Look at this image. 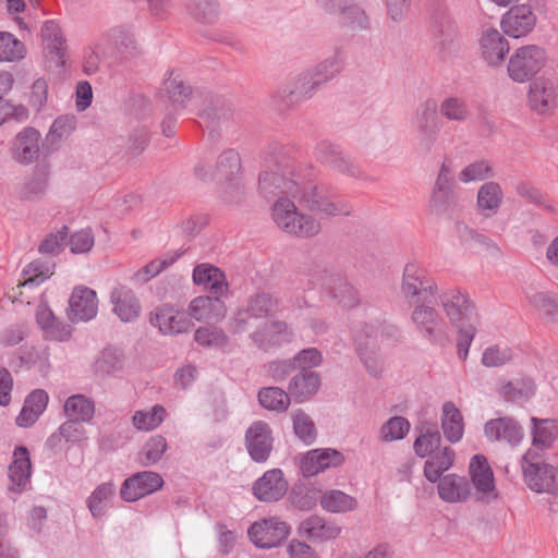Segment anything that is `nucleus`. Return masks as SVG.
<instances>
[{
  "mask_svg": "<svg viewBox=\"0 0 558 558\" xmlns=\"http://www.w3.org/2000/svg\"><path fill=\"white\" fill-rule=\"evenodd\" d=\"M186 13L197 23L215 24L220 15L219 0H187Z\"/></svg>",
  "mask_w": 558,
  "mask_h": 558,
  "instance_id": "nucleus-42",
  "label": "nucleus"
},
{
  "mask_svg": "<svg viewBox=\"0 0 558 558\" xmlns=\"http://www.w3.org/2000/svg\"><path fill=\"white\" fill-rule=\"evenodd\" d=\"M69 304V318L72 322L89 320L97 314L96 292L87 287L74 288Z\"/></svg>",
  "mask_w": 558,
  "mask_h": 558,
  "instance_id": "nucleus-26",
  "label": "nucleus"
},
{
  "mask_svg": "<svg viewBox=\"0 0 558 558\" xmlns=\"http://www.w3.org/2000/svg\"><path fill=\"white\" fill-rule=\"evenodd\" d=\"M469 472L477 492L488 494L495 489L494 473L485 456L475 454L470 461Z\"/></svg>",
  "mask_w": 558,
  "mask_h": 558,
  "instance_id": "nucleus-39",
  "label": "nucleus"
},
{
  "mask_svg": "<svg viewBox=\"0 0 558 558\" xmlns=\"http://www.w3.org/2000/svg\"><path fill=\"white\" fill-rule=\"evenodd\" d=\"M40 133L34 128H26L20 132L14 141L12 156L13 158L24 165L36 161L39 153L43 154V145H39Z\"/></svg>",
  "mask_w": 558,
  "mask_h": 558,
  "instance_id": "nucleus-25",
  "label": "nucleus"
},
{
  "mask_svg": "<svg viewBox=\"0 0 558 558\" xmlns=\"http://www.w3.org/2000/svg\"><path fill=\"white\" fill-rule=\"evenodd\" d=\"M122 368V355L114 349H104L96 357L93 369L99 377L109 376Z\"/></svg>",
  "mask_w": 558,
  "mask_h": 558,
  "instance_id": "nucleus-54",
  "label": "nucleus"
},
{
  "mask_svg": "<svg viewBox=\"0 0 558 558\" xmlns=\"http://www.w3.org/2000/svg\"><path fill=\"white\" fill-rule=\"evenodd\" d=\"M304 271L313 282H319L327 287L333 298L338 299L343 306L353 307L359 303L357 291L350 283L342 280L326 260L313 259L305 266Z\"/></svg>",
  "mask_w": 558,
  "mask_h": 558,
  "instance_id": "nucleus-3",
  "label": "nucleus"
},
{
  "mask_svg": "<svg viewBox=\"0 0 558 558\" xmlns=\"http://www.w3.org/2000/svg\"><path fill=\"white\" fill-rule=\"evenodd\" d=\"M355 345L367 373L375 378L380 377L384 371V361L379 353L378 343L355 335Z\"/></svg>",
  "mask_w": 558,
  "mask_h": 558,
  "instance_id": "nucleus-37",
  "label": "nucleus"
},
{
  "mask_svg": "<svg viewBox=\"0 0 558 558\" xmlns=\"http://www.w3.org/2000/svg\"><path fill=\"white\" fill-rule=\"evenodd\" d=\"M166 414V409L161 404H155L148 411H136L132 416V423L138 430H151L157 428L163 422Z\"/></svg>",
  "mask_w": 558,
  "mask_h": 558,
  "instance_id": "nucleus-51",
  "label": "nucleus"
},
{
  "mask_svg": "<svg viewBox=\"0 0 558 558\" xmlns=\"http://www.w3.org/2000/svg\"><path fill=\"white\" fill-rule=\"evenodd\" d=\"M504 192L499 183L494 181L486 182L477 191V211L486 218L493 217L498 213Z\"/></svg>",
  "mask_w": 558,
  "mask_h": 558,
  "instance_id": "nucleus-38",
  "label": "nucleus"
},
{
  "mask_svg": "<svg viewBox=\"0 0 558 558\" xmlns=\"http://www.w3.org/2000/svg\"><path fill=\"white\" fill-rule=\"evenodd\" d=\"M50 167L48 163H38L32 177L25 182L20 192V198L23 201H33L41 197L48 187Z\"/></svg>",
  "mask_w": 558,
  "mask_h": 558,
  "instance_id": "nucleus-41",
  "label": "nucleus"
},
{
  "mask_svg": "<svg viewBox=\"0 0 558 558\" xmlns=\"http://www.w3.org/2000/svg\"><path fill=\"white\" fill-rule=\"evenodd\" d=\"M245 447L250 458L256 463H265L272 451L274 437L268 423L255 421L245 432Z\"/></svg>",
  "mask_w": 558,
  "mask_h": 558,
  "instance_id": "nucleus-13",
  "label": "nucleus"
},
{
  "mask_svg": "<svg viewBox=\"0 0 558 558\" xmlns=\"http://www.w3.org/2000/svg\"><path fill=\"white\" fill-rule=\"evenodd\" d=\"M110 300L113 304V312L122 322H132L138 317L141 304L130 288L125 286L114 288Z\"/></svg>",
  "mask_w": 558,
  "mask_h": 558,
  "instance_id": "nucleus-31",
  "label": "nucleus"
},
{
  "mask_svg": "<svg viewBox=\"0 0 558 558\" xmlns=\"http://www.w3.org/2000/svg\"><path fill=\"white\" fill-rule=\"evenodd\" d=\"M32 471V462L28 449L24 446H19L14 450V460L9 465V478L11 485L9 489L14 493L24 490L29 481Z\"/></svg>",
  "mask_w": 558,
  "mask_h": 558,
  "instance_id": "nucleus-29",
  "label": "nucleus"
},
{
  "mask_svg": "<svg viewBox=\"0 0 558 558\" xmlns=\"http://www.w3.org/2000/svg\"><path fill=\"white\" fill-rule=\"evenodd\" d=\"M75 129V116L65 114L58 117L43 142V155L47 157L56 151L60 146V142L68 138Z\"/></svg>",
  "mask_w": 558,
  "mask_h": 558,
  "instance_id": "nucleus-35",
  "label": "nucleus"
},
{
  "mask_svg": "<svg viewBox=\"0 0 558 558\" xmlns=\"http://www.w3.org/2000/svg\"><path fill=\"white\" fill-rule=\"evenodd\" d=\"M193 281L197 286H204L210 294L223 295L228 290L225 272L210 264L195 266Z\"/></svg>",
  "mask_w": 558,
  "mask_h": 558,
  "instance_id": "nucleus-34",
  "label": "nucleus"
},
{
  "mask_svg": "<svg viewBox=\"0 0 558 558\" xmlns=\"http://www.w3.org/2000/svg\"><path fill=\"white\" fill-rule=\"evenodd\" d=\"M194 340L202 347L226 350L229 344L227 333L217 327H199L194 333Z\"/></svg>",
  "mask_w": 558,
  "mask_h": 558,
  "instance_id": "nucleus-56",
  "label": "nucleus"
},
{
  "mask_svg": "<svg viewBox=\"0 0 558 558\" xmlns=\"http://www.w3.org/2000/svg\"><path fill=\"white\" fill-rule=\"evenodd\" d=\"M509 43L496 28H487L481 37V50L484 60L492 66L499 65L509 52Z\"/></svg>",
  "mask_w": 558,
  "mask_h": 558,
  "instance_id": "nucleus-27",
  "label": "nucleus"
},
{
  "mask_svg": "<svg viewBox=\"0 0 558 558\" xmlns=\"http://www.w3.org/2000/svg\"><path fill=\"white\" fill-rule=\"evenodd\" d=\"M256 329L250 332L248 337L258 350L268 352L279 348L283 341H288L291 333L284 320L264 322Z\"/></svg>",
  "mask_w": 558,
  "mask_h": 558,
  "instance_id": "nucleus-18",
  "label": "nucleus"
},
{
  "mask_svg": "<svg viewBox=\"0 0 558 558\" xmlns=\"http://www.w3.org/2000/svg\"><path fill=\"white\" fill-rule=\"evenodd\" d=\"M320 387V376L315 371H299L290 380L288 390L295 402L310 400Z\"/></svg>",
  "mask_w": 558,
  "mask_h": 558,
  "instance_id": "nucleus-30",
  "label": "nucleus"
},
{
  "mask_svg": "<svg viewBox=\"0 0 558 558\" xmlns=\"http://www.w3.org/2000/svg\"><path fill=\"white\" fill-rule=\"evenodd\" d=\"M533 423V446L539 450L549 448L558 435L556 421L548 418H531Z\"/></svg>",
  "mask_w": 558,
  "mask_h": 558,
  "instance_id": "nucleus-46",
  "label": "nucleus"
},
{
  "mask_svg": "<svg viewBox=\"0 0 558 558\" xmlns=\"http://www.w3.org/2000/svg\"><path fill=\"white\" fill-rule=\"evenodd\" d=\"M163 484V478L156 472H137L123 481L120 496L124 501L133 502L161 489Z\"/></svg>",
  "mask_w": 558,
  "mask_h": 558,
  "instance_id": "nucleus-14",
  "label": "nucleus"
},
{
  "mask_svg": "<svg viewBox=\"0 0 558 558\" xmlns=\"http://www.w3.org/2000/svg\"><path fill=\"white\" fill-rule=\"evenodd\" d=\"M557 84L550 78L537 77L529 90L530 108L539 114H551L558 106Z\"/></svg>",
  "mask_w": 558,
  "mask_h": 558,
  "instance_id": "nucleus-17",
  "label": "nucleus"
},
{
  "mask_svg": "<svg viewBox=\"0 0 558 558\" xmlns=\"http://www.w3.org/2000/svg\"><path fill=\"white\" fill-rule=\"evenodd\" d=\"M341 529L331 521L317 514L310 515L300 523L299 533L310 541H329L335 539L340 534Z\"/></svg>",
  "mask_w": 558,
  "mask_h": 558,
  "instance_id": "nucleus-32",
  "label": "nucleus"
},
{
  "mask_svg": "<svg viewBox=\"0 0 558 558\" xmlns=\"http://www.w3.org/2000/svg\"><path fill=\"white\" fill-rule=\"evenodd\" d=\"M441 436L436 424H428L424 426L422 433L416 437L413 449L417 457L425 458L432 456L439 449Z\"/></svg>",
  "mask_w": 558,
  "mask_h": 558,
  "instance_id": "nucleus-49",
  "label": "nucleus"
},
{
  "mask_svg": "<svg viewBox=\"0 0 558 558\" xmlns=\"http://www.w3.org/2000/svg\"><path fill=\"white\" fill-rule=\"evenodd\" d=\"M315 157L318 162L332 171L349 178H363L361 167L337 144L328 141L319 142L315 147Z\"/></svg>",
  "mask_w": 558,
  "mask_h": 558,
  "instance_id": "nucleus-8",
  "label": "nucleus"
},
{
  "mask_svg": "<svg viewBox=\"0 0 558 558\" xmlns=\"http://www.w3.org/2000/svg\"><path fill=\"white\" fill-rule=\"evenodd\" d=\"M524 481L535 493L558 494V468L544 463L541 466L531 464L527 466V474Z\"/></svg>",
  "mask_w": 558,
  "mask_h": 558,
  "instance_id": "nucleus-24",
  "label": "nucleus"
},
{
  "mask_svg": "<svg viewBox=\"0 0 558 558\" xmlns=\"http://www.w3.org/2000/svg\"><path fill=\"white\" fill-rule=\"evenodd\" d=\"M547 62L546 50L537 45L518 48L509 58L507 70L509 77L517 83L531 81Z\"/></svg>",
  "mask_w": 558,
  "mask_h": 558,
  "instance_id": "nucleus-5",
  "label": "nucleus"
},
{
  "mask_svg": "<svg viewBox=\"0 0 558 558\" xmlns=\"http://www.w3.org/2000/svg\"><path fill=\"white\" fill-rule=\"evenodd\" d=\"M322 86L307 69L299 73L292 81L291 87L284 97L287 106H296L311 99Z\"/></svg>",
  "mask_w": 558,
  "mask_h": 558,
  "instance_id": "nucleus-33",
  "label": "nucleus"
},
{
  "mask_svg": "<svg viewBox=\"0 0 558 558\" xmlns=\"http://www.w3.org/2000/svg\"><path fill=\"white\" fill-rule=\"evenodd\" d=\"M536 15L526 4L514 5L506 12L500 25L504 33L513 38H520L530 34L536 24Z\"/></svg>",
  "mask_w": 558,
  "mask_h": 558,
  "instance_id": "nucleus-21",
  "label": "nucleus"
},
{
  "mask_svg": "<svg viewBox=\"0 0 558 558\" xmlns=\"http://www.w3.org/2000/svg\"><path fill=\"white\" fill-rule=\"evenodd\" d=\"M149 323L157 327L161 333L170 336L186 332L193 327L186 312L174 310L167 304L156 307L150 313Z\"/></svg>",
  "mask_w": 558,
  "mask_h": 558,
  "instance_id": "nucleus-15",
  "label": "nucleus"
},
{
  "mask_svg": "<svg viewBox=\"0 0 558 558\" xmlns=\"http://www.w3.org/2000/svg\"><path fill=\"white\" fill-rule=\"evenodd\" d=\"M341 50L336 49L331 57L326 58L316 66L308 69L320 86L335 77L342 69Z\"/></svg>",
  "mask_w": 558,
  "mask_h": 558,
  "instance_id": "nucleus-55",
  "label": "nucleus"
},
{
  "mask_svg": "<svg viewBox=\"0 0 558 558\" xmlns=\"http://www.w3.org/2000/svg\"><path fill=\"white\" fill-rule=\"evenodd\" d=\"M441 428L446 439L451 444L460 441L463 436L462 414L451 401H447L442 405Z\"/></svg>",
  "mask_w": 558,
  "mask_h": 558,
  "instance_id": "nucleus-40",
  "label": "nucleus"
},
{
  "mask_svg": "<svg viewBox=\"0 0 558 558\" xmlns=\"http://www.w3.org/2000/svg\"><path fill=\"white\" fill-rule=\"evenodd\" d=\"M439 112L442 118L459 123L468 121L472 116L466 101L457 96L445 98L440 102Z\"/></svg>",
  "mask_w": 558,
  "mask_h": 558,
  "instance_id": "nucleus-50",
  "label": "nucleus"
},
{
  "mask_svg": "<svg viewBox=\"0 0 558 558\" xmlns=\"http://www.w3.org/2000/svg\"><path fill=\"white\" fill-rule=\"evenodd\" d=\"M41 38L48 51L49 70L60 72L65 64L66 39L58 23L46 21L41 27Z\"/></svg>",
  "mask_w": 558,
  "mask_h": 558,
  "instance_id": "nucleus-16",
  "label": "nucleus"
},
{
  "mask_svg": "<svg viewBox=\"0 0 558 558\" xmlns=\"http://www.w3.org/2000/svg\"><path fill=\"white\" fill-rule=\"evenodd\" d=\"M288 481L280 469L266 471L253 485V495L262 502H276L288 492Z\"/></svg>",
  "mask_w": 558,
  "mask_h": 558,
  "instance_id": "nucleus-20",
  "label": "nucleus"
},
{
  "mask_svg": "<svg viewBox=\"0 0 558 558\" xmlns=\"http://www.w3.org/2000/svg\"><path fill=\"white\" fill-rule=\"evenodd\" d=\"M222 295H201L192 300L189 306V317L196 320H219L226 314V305Z\"/></svg>",
  "mask_w": 558,
  "mask_h": 558,
  "instance_id": "nucleus-28",
  "label": "nucleus"
},
{
  "mask_svg": "<svg viewBox=\"0 0 558 558\" xmlns=\"http://www.w3.org/2000/svg\"><path fill=\"white\" fill-rule=\"evenodd\" d=\"M530 303L533 307L543 312L551 322L558 323V294L538 292L530 298Z\"/></svg>",
  "mask_w": 558,
  "mask_h": 558,
  "instance_id": "nucleus-63",
  "label": "nucleus"
},
{
  "mask_svg": "<svg viewBox=\"0 0 558 558\" xmlns=\"http://www.w3.org/2000/svg\"><path fill=\"white\" fill-rule=\"evenodd\" d=\"M495 177V171L489 161L482 159L468 165L459 173V180L463 183L471 181H484Z\"/></svg>",
  "mask_w": 558,
  "mask_h": 558,
  "instance_id": "nucleus-62",
  "label": "nucleus"
},
{
  "mask_svg": "<svg viewBox=\"0 0 558 558\" xmlns=\"http://www.w3.org/2000/svg\"><path fill=\"white\" fill-rule=\"evenodd\" d=\"M432 35L440 53H451L457 49L458 25L449 15L439 13L433 17Z\"/></svg>",
  "mask_w": 558,
  "mask_h": 558,
  "instance_id": "nucleus-22",
  "label": "nucleus"
},
{
  "mask_svg": "<svg viewBox=\"0 0 558 558\" xmlns=\"http://www.w3.org/2000/svg\"><path fill=\"white\" fill-rule=\"evenodd\" d=\"M257 399L263 408L278 413L286 412L291 401L289 392L276 386L260 388Z\"/></svg>",
  "mask_w": 558,
  "mask_h": 558,
  "instance_id": "nucleus-44",
  "label": "nucleus"
},
{
  "mask_svg": "<svg viewBox=\"0 0 558 558\" xmlns=\"http://www.w3.org/2000/svg\"><path fill=\"white\" fill-rule=\"evenodd\" d=\"M303 170V184H300L301 191L295 199L307 210L325 216H348L351 214V207L340 201H333L327 187L324 185H312Z\"/></svg>",
  "mask_w": 558,
  "mask_h": 558,
  "instance_id": "nucleus-4",
  "label": "nucleus"
},
{
  "mask_svg": "<svg viewBox=\"0 0 558 558\" xmlns=\"http://www.w3.org/2000/svg\"><path fill=\"white\" fill-rule=\"evenodd\" d=\"M171 74H173L171 72ZM163 90L173 105L183 107L192 96V87L180 76L170 75L163 83Z\"/></svg>",
  "mask_w": 558,
  "mask_h": 558,
  "instance_id": "nucleus-57",
  "label": "nucleus"
},
{
  "mask_svg": "<svg viewBox=\"0 0 558 558\" xmlns=\"http://www.w3.org/2000/svg\"><path fill=\"white\" fill-rule=\"evenodd\" d=\"M456 229L462 243L470 246L483 247L490 254L499 253L498 245L485 234L478 233L475 230L469 228L466 225L460 222L456 225Z\"/></svg>",
  "mask_w": 558,
  "mask_h": 558,
  "instance_id": "nucleus-53",
  "label": "nucleus"
},
{
  "mask_svg": "<svg viewBox=\"0 0 558 558\" xmlns=\"http://www.w3.org/2000/svg\"><path fill=\"white\" fill-rule=\"evenodd\" d=\"M168 448L167 440L161 435L151 436L138 453V461L143 466L158 463Z\"/></svg>",
  "mask_w": 558,
  "mask_h": 558,
  "instance_id": "nucleus-52",
  "label": "nucleus"
},
{
  "mask_svg": "<svg viewBox=\"0 0 558 558\" xmlns=\"http://www.w3.org/2000/svg\"><path fill=\"white\" fill-rule=\"evenodd\" d=\"M337 13L343 17V23L353 31H366L371 27L369 16L365 10L357 4H345Z\"/></svg>",
  "mask_w": 558,
  "mask_h": 558,
  "instance_id": "nucleus-61",
  "label": "nucleus"
},
{
  "mask_svg": "<svg viewBox=\"0 0 558 558\" xmlns=\"http://www.w3.org/2000/svg\"><path fill=\"white\" fill-rule=\"evenodd\" d=\"M114 485L112 482L98 485L87 499V507L94 518L105 514V507L101 505L105 500L113 496Z\"/></svg>",
  "mask_w": 558,
  "mask_h": 558,
  "instance_id": "nucleus-64",
  "label": "nucleus"
},
{
  "mask_svg": "<svg viewBox=\"0 0 558 558\" xmlns=\"http://www.w3.org/2000/svg\"><path fill=\"white\" fill-rule=\"evenodd\" d=\"M440 302L450 322L458 327L477 323V313L468 294L452 289L440 294Z\"/></svg>",
  "mask_w": 558,
  "mask_h": 558,
  "instance_id": "nucleus-11",
  "label": "nucleus"
},
{
  "mask_svg": "<svg viewBox=\"0 0 558 558\" xmlns=\"http://www.w3.org/2000/svg\"><path fill=\"white\" fill-rule=\"evenodd\" d=\"M233 111L232 104L223 96L208 95L204 98L198 116L214 137V133L230 124Z\"/></svg>",
  "mask_w": 558,
  "mask_h": 558,
  "instance_id": "nucleus-10",
  "label": "nucleus"
},
{
  "mask_svg": "<svg viewBox=\"0 0 558 558\" xmlns=\"http://www.w3.org/2000/svg\"><path fill=\"white\" fill-rule=\"evenodd\" d=\"M456 206L453 191L433 189L429 201L430 213L437 217L449 216Z\"/></svg>",
  "mask_w": 558,
  "mask_h": 558,
  "instance_id": "nucleus-60",
  "label": "nucleus"
},
{
  "mask_svg": "<svg viewBox=\"0 0 558 558\" xmlns=\"http://www.w3.org/2000/svg\"><path fill=\"white\" fill-rule=\"evenodd\" d=\"M356 335L378 343L379 338L381 340L398 341L400 330L395 324L387 320H377L375 323H365Z\"/></svg>",
  "mask_w": 558,
  "mask_h": 558,
  "instance_id": "nucleus-48",
  "label": "nucleus"
},
{
  "mask_svg": "<svg viewBox=\"0 0 558 558\" xmlns=\"http://www.w3.org/2000/svg\"><path fill=\"white\" fill-rule=\"evenodd\" d=\"M484 434L492 441H507L511 446L520 444L523 428L510 416L492 418L484 425Z\"/></svg>",
  "mask_w": 558,
  "mask_h": 558,
  "instance_id": "nucleus-23",
  "label": "nucleus"
},
{
  "mask_svg": "<svg viewBox=\"0 0 558 558\" xmlns=\"http://www.w3.org/2000/svg\"><path fill=\"white\" fill-rule=\"evenodd\" d=\"M280 307L281 300L277 295L258 290L248 295L245 303L230 318L229 331L233 335L248 332L256 326L258 319H268L275 316Z\"/></svg>",
  "mask_w": 558,
  "mask_h": 558,
  "instance_id": "nucleus-2",
  "label": "nucleus"
},
{
  "mask_svg": "<svg viewBox=\"0 0 558 558\" xmlns=\"http://www.w3.org/2000/svg\"><path fill=\"white\" fill-rule=\"evenodd\" d=\"M323 509L331 513L353 511L357 508V500L339 489H332L320 496Z\"/></svg>",
  "mask_w": 558,
  "mask_h": 558,
  "instance_id": "nucleus-47",
  "label": "nucleus"
},
{
  "mask_svg": "<svg viewBox=\"0 0 558 558\" xmlns=\"http://www.w3.org/2000/svg\"><path fill=\"white\" fill-rule=\"evenodd\" d=\"M436 282L427 270L415 262H409L403 269L401 293L409 304L418 303L424 298H435Z\"/></svg>",
  "mask_w": 558,
  "mask_h": 558,
  "instance_id": "nucleus-6",
  "label": "nucleus"
},
{
  "mask_svg": "<svg viewBox=\"0 0 558 558\" xmlns=\"http://www.w3.org/2000/svg\"><path fill=\"white\" fill-rule=\"evenodd\" d=\"M319 490L304 484H295L289 495L292 506L302 511L313 509L318 500Z\"/></svg>",
  "mask_w": 558,
  "mask_h": 558,
  "instance_id": "nucleus-58",
  "label": "nucleus"
},
{
  "mask_svg": "<svg viewBox=\"0 0 558 558\" xmlns=\"http://www.w3.org/2000/svg\"><path fill=\"white\" fill-rule=\"evenodd\" d=\"M415 123L418 135V148L428 154L437 142L442 121L437 113V102L428 98L418 105L415 111Z\"/></svg>",
  "mask_w": 558,
  "mask_h": 558,
  "instance_id": "nucleus-7",
  "label": "nucleus"
},
{
  "mask_svg": "<svg viewBox=\"0 0 558 558\" xmlns=\"http://www.w3.org/2000/svg\"><path fill=\"white\" fill-rule=\"evenodd\" d=\"M241 171V158L234 149H227L218 157L214 177L216 180L226 181L228 187L232 189L235 193L226 196V202L235 203L239 201V195L242 193L239 184V175Z\"/></svg>",
  "mask_w": 558,
  "mask_h": 558,
  "instance_id": "nucleus-19",
  "label": "nucleus"
},
{
  "mask_svg": "<svg viewBox=\"0 0 558 558\" xmlns=\"http://www.w3.org/2000/svg\"><path fill=\"white\" fill-rule=\"evenodd\" d=\"M290 527L276 518L263 519L254 522L248 531L251 542L259 548H272L287 539Z\"/></svg>",
  "mask_w": 558,
  "mask_h": 558,
  "instance_id": "nucleus-12",
  "label": "nucleus"
},
{
  "mask_svg": "<svg viewBox=\"0 0 558 558\" xmlns=\"http://www.w3.org/2000/svg\"><path fill=\"white\" fill-rule=\"evenodd\" d=\"M264 170L258 175V190L263 197H275L271 217L286 233L298 238H313L322 231L320 222L313 216L299 213L295 204L288 197H296L300 184H303V170L288 156L287 149L270 144L264 153Z\"/></svg>",
  "mask_w": 558,
  "mask_h": 558,
  "instance_id": "nucleus-1",
  "label": "nucleus"
},
{
  "mask_svg": "<svg viewBox=\"0 0 558 558\" xmlns=\"http://www.w3.org/2000/svg\"><path fill=\"white\" fill-rule=\"evenodd\" d=\"M536 385L531 377L510 380L499 388V393L507 402L527 400L535 395Z\"/></svg>",
  "mask_w": 558,
  "mask_h": 558,
  "instance_id": "nucleus-43",
  "label": "nucleus"
},
{
  "mask_svg": "<svg viewBox=\"0 0 558 558\" xmlns=\"http://www.w3.org/2000/svg\"><path fill=\"white\" fill-rule=\"evenodd\" d=\"M64 412L68 418L76 420L81 423H88L95 414V404L84 395H73L64 403Z\"/></svg>",
  "mask_w": 558,
  "mask_h": 558,
  "instance_id": "nucleus-45",
  "label": "nucleus"
},
{
  "mask_svg": "<svg viewBox=\"0 0 558 558\" xmlns=\"http://www.w3.org/2000/svg\"><path fill=\"white\" fill-rule=\"evenodd\" d=\"M471 494V484L464 476L447 474L438 483V495L447 502L465 501Z\"/></svg>",
  "mask_w": 558,
  "mask_h": 558,
  "instance_id": "nucleus-36",
  "label": "nucleus"
},
{
  "mask_svg": "<svg viewBox=\"0 0 558 558\" xmlns=\"http://www.w3.org/2000/svg\"><path fill=\"white\" fill-rule=\"evenodd\" d=\"M292 421L295 436L306 445L313 444L316 439L317 432L310 415L299 409L293 413Z\"/></svg>",
  "mask_w": 558,
  "mask_h": 558,
  "instance_id": "nucleus-59",
  "label": "nucleus"
},
{
  "mask_svg": "<svg viewBox=\"0 0 558 558\" xmlns=\"http://www.w3.org/2000/svg\"><path fill=\"white\" fill-rule=\"evenodd\" d=\"M432 299L424 298L423 301L413 303L412 305L415 306L412 311L411 319L423 337L435 343L444 338L445 324L434 307Z\"/></svg>",
  "mask_w": 558,
  "mask_h": 558,
  "instance_id": "nucleus-9",
  "label": "nucleus"
}]
</instances>
